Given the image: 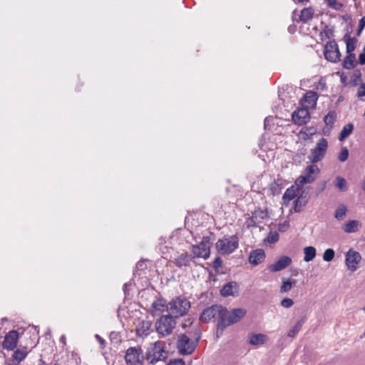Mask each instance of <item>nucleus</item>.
<instances>
[{
	"mask_svg": "<svg viewBox=\"0 0 365 365\" xmlns=\"http://www.w3.org/2000/svg\"><path fill=\"white\" fill-rule=\"evenodd\" d=\"M246 312V310L242 308L233 309L230 312L227 308L215 304L204 309L200 314V320L202 322L208 323L217 318L216 336L219 338L225 328L238 322Z\"/></svg>",
	"mask_w": 365,
	"mask_h": 365,
	"instance_id": "1",
	"label": "nucleus"
},
{
	"mask_svg": "<svg viewBox=\"0 0 365 365\" xmlns=\"http://www.w3.org/2000/svg\"><path fill=\"white\" fill-rule=\"evenodd\" d=\"M166 310L173 318L185 315L190 309V302L185 297H177L166 304Z\"/></svg>",
	"mask_w": 365,
	"mask_h": 365,
	"instance_id": "2",
	"label": "nucleus"
},
{
	"mask_svg": "<svg viewBox=\"0 0 365 365\" xmlns=\"http://www.w3.org/2000/svg\"><path fill=\"white\" fill-rule=\"evenodd\" d=\"M238 246L239 237L236 235L225 236L216 242V249L222 255L232 254L238 248Z\"/></svg>",
	"mask_w": 365,
	"mask_h": 365,
	"instance_id": "3",
	"label": "nucleus"
},
{
	"mask_svg": "<svg viewBox=\"0 0 365 365\" xmlns=\"http://www.w3.org/2000/svg\"><path fill=\"white\" fill-rule=\"evenodd\" d=\"M195 341H192L185 334H181L178 337L177 349L182 355L191 354L195 349L200 339V333H195Z\"/></svg>",
	"mask_w": 365,
	"mask_h": 365,
	"instance_id": "4",
	"label": "nucleus"
},
{
	"mask_svg": "<svg viewBox=\"0 0 365 365\" xmlns=\"http://www.w3.org/2000/svg\"><path fill=\"white\" fill-rule=\"evenodd\" d=\"M175 326V319L169 314L162 315L155 322L156 331L161 336L170 335Z\"/></svg>",
	"mask_w": 365,
	"mask_h": 365,
	"instance_id": "5",
	"label": "nucleus"
},
{
	"mask_svg": "<svg viewBox=\"0 0 365 365\" xmlns=\"http://www.w3.org/2000/svg\"><path fill=\"white\" fill-rule=\"evenodd\" d=\"M167 358L163 342L157 341L153 344L151 348L147 352V360L150 364H155L160 361H164Z\"/></svg>",
	"mask_w": 365,
	"mask_h": 365,
	"instance_id": "6",
	"label": "nucleus"
},
{
	"mask_svg": "<svg viewBox=\"0 0 365 365\" xmlns=\"http://www.w3.org/2000/svg\"><path fill=\"white\" fill-rule=\"evenodd\" d=\"M210 237L204 236L199 245L192 246L191 252L193 258L208 259L210 255Z\"/></svg>",
	"mask_w": 365,
	"mask_h": 365,
	"instance_id": "7",
	"label": "nucleus"
},
{
	"mask_svg": "<svg viewBox=\"0 0 365 365\" xmlns=\"http://www.w3.org/2000/svg\"><path fill=\"white\" fill-rule=\"evenodd\" d=\"M328 148V141L326 138H322L317 143L316 146L311 149L308 159L312 163H317L321 161L325 156Z\"/></svg>",
	"mask_w": 365,
	"mask_h": 365,
	"instance_id": "8",
	"label": "nucleus"
},
{
	"mask_svg": "<svg viewBox=\"0 0 365 365\" xmlns=\"http://www.w3.org/2000/svg\"><path fill=\"white\" fill-rule=\"evenodd\" d=\"M319 173V169L315 163L308 165L304 172V175H301L297 180L298 185L302 186L304 184L312 183L316 179V175Z\"/></svg>",
	"mask_w": 365,
	"mask_h": 365,
	"instance_id": "9",
	"label": "nucleus"
},
{
	"mask_svg": "<svg viewBox=\"0 0 365 365\" xmlns=\"http://www.w3.org/2000/svg\"><path fill=\"white\" fill-rule=\"evenodd\" d=\"M324 55L325 58L330 62L336 63L340 60L341 53L335 41H330L326 44Z\"/></svg>",
	"mask_w": 365,
	"mask_h": 365,
	"instance_id": "10",
	"label": "nucleus"
},
{
	"mask_svg": "<svg viewBox=\"0 0 365 365\" xmlns=\"http://www.w3.org/2000/svg\"><path fill=\"white\" fill-rule=\"evenodd\" d=\"M361 259L359 252L349 250L346 254L345 262L348 269L354 272L357 269L358 265Z\"/></svg>",
	"mask_w": 365,
	"mask_h": 365,
	"instance_id": "11",
	"label": "nucleus"
},
{
	"mask_svg": "<svg viewBox=\"0 0 365 365\" xmlns=\"http://www.w3.org/2000/svg\"><path fill=\"white\" fill-rule=\"evenodd\" d=\"M141 349L136 347H130L127 349L125 360L128 365H137L140 361Z\"/></svg>",
	"mask_w": 365,
	"mask_h": 365,
	"instance_id": "12",
	"label": "nucleus"
},
{
	"mask_svg": "<svg viewBox=\"0 0 365 365\" xmlns=\"http://www.w3.org/2000/svg\"><path fill=\"white\" fill-rule=\"evenodd\" d=\"M292 263V259L287 256L280 257L274 263L268 266V269L272 272H277L284 269Z\"/></svg>",
	"mask_w": 365,
	"mask_h": 365,
	"instance_id": "13",
	"label": "nucleus"
},
{
	"mask_svg": "<svg viewBox=\"0 0 365 365\" xmlns=\"http://www.w3.org/2000/svg\"><path fill=\"white\" fill-rule=\"evenodd\" d=\"M292 118L295 124L302 125L309 120L310 116L307 109L300 108L292 113Z\"/></svg>",
	"mask_w": 365,
	"mask_h": 365,
	"instance_id": "14",
	"label": "nucleus"
},
{
	"mask_svg": "<svg viewBox=\"0 0 365 365\" xmlns=\"http://www.w3.org/2000/svg\"><path fill=\"white\" fill-rule=\"evenodd\" d=\"M265 252L263 249L259 248L252 250L249 255L248 261L252 266H257L265 259Z\"/></svg>",
	"mask_w": 365,
	"mask_h": 365,
	"instance_id": "15",
	"label": "nucleus"
},
{
	"mask_svg": "<svg viewBox=\"0 0 365 365\" xmlns=\"http://www.w3.org/2000/svg\"><path fill=\"white\" fill-rule=\"evenodd\" d=\"M18 339L19 334L16 331L13 330L9 331L8 334L6 335L3 341V348L8 350H13L16 346Z\"/></svg>",
	"mask_w": 365,
	"mask_h": 365,
	"instance_id": "16",
	"label": "nucleus"
},
{
	"mask_svg": "<svg viewBox=\"0 0 365 365\" xmlns=\"http://www.w3.org/2000/svg\"><path fill=\"white\" fill-rule=\"evenodd\" d=\"M152 322L148 320H141L138 322L136 326L135 333L136 336L138 337H145L147 336L151 329Z\"/></svg>",
	"mask_w": 365,
	"mask_h": 365,
	"instance_id": "17",
	"label": "nucleus"
},
{
	"mask_svg": "<svg viewBox=\"0 0 365 365\" xmlns=\"http://www.w3.org/2000/svg\"><path fill=\"white\" fill-rule=\"evenodd\" d=\"M238 284L235 282H230L225 284L220 290L222 297L236 296L238 294Z\"/></svg>",
	"mask_w": 365,
	"mask_h": 365,
	"instance_id": "18",
	"label": "nucleus"
},
{
	"mask_svg": "<svg viewBox=\"0 0 365 365\" xmlns=\"http://www.w3.org/2000/svg\"><path fill=\"white\" fill-rule=\"evenodd\" d=\"M267 340V336L263 334L252 333L248 336L247 342L253 346L264 344Z\"/></svg>",
	"mask_w": 365,
	"mask_h": 365,
	"instance_id": "19",
	"label": "nucleus"
},
{
	"mask_svg": "<svg viewBox=\"0 0 365 365\" xmlns=\"http://www.w3.org/2000/svg\"><path fill=\"white\" fill-rule=\"evenodd\" d=\"M317 99V93L312 91H307L304 96V103H307V106L310 108L315 107Z\"/></svg>",
	"mask_w": 365,
	"mask_h": 365,
	"instance_id": "20",
	"label": "nucleus"
},
{
	"mask_svg": "<svg viewBox=\"0 0 365 365\" xmlns=\"http://www.w3.org/2000/svg\"><path fill=\"white\" fill-rule=\"evenodd\" d=\"M355 58L354 53H347V56L343 61V67L348 70L354 68L357 64L355 61Z\"/></svg>",
	"mask_w": 365,
	"mask_h": 365,
	"instance_id": "21",
	"label": "nucleus"
},
{
	"mask_svg": "<svg viewBox=\"0 0 365 365\" xmlns=\"http://www.w3.org/2000/svg\"><path fill=\"white\" fill-rule=\"evenodd\" d=\"M359 222L358 220H349L343 225V230L346 233H353L358 230Z\"/></svg>",
	"mask_w": 365,
	"mask_h": 365,
	"instance_id": "22",
	"label": "nucleus"
},
{
	"mask_svg": "<svg viewBox=\"0 0 365 365\" xmlns=\"http://www.w3.org/2000/svg\"><path fill=\"white\" fill-rule=\"evenodd\" d=\"M191 257L186 253L182 254L175 259V264L178 267L190 265Z\"/></svg>",
	"mask_w": 365,
	"mask_h": 365,
	"instance_id": "23",
	"label": "nucleus"
},
{
	"mask_svg": "<svg viewBox=\"0 0 365 365\" xmlns=\"http://www.w3.org/2000/svg\"><path fill=\"white\" fill-rule=\"evenodd\" d=\"M314 16V9L312 7L304 8L302 10L299 19L304 23L310 21Z\"/></svg>",
	"mask_w": 365,
	"mask_h": 365,
	"instance_id": "24",
	"label": "nucleus"
},
{
	"mask_svg": "<svg viewBox=\"0 0 365 365\" xmlns=\"http://www.w3.org/2000/svg\"><path fill=\"white\" fill-rule=\"evenodd\" d=\"M304 261L309 262L314 259L317 255L316 249L312 246L306 247L304 248Z\"/></svg>",
	"mask_w": 365,
	"mask_h": 365,
	"instance_id": "25",
	"label": "nucleus"
},
{
	"mask_svg": "<svg viewBox=\"0 0 365 365\" xmlns=\"http://www.w3.org/2000/svg\"><path fill=\"white\" fill-rule=\"evenodd\" d=\"M306 321V317H302L300 320H299L294 327L288 332L287 336L291 338H294L298 332L301 330L303 324Z\"/></svg>",
	"mask_w": 365,
	"mask_h": 365,
	"instance_id": "26",
	"label": "nucleus"
},
{
	"mask_svg": "<svg viewBox=\"0 0 365 365\" xmlns=\"http://www.w3.org/2000/svg\"><path fill=\"white\" fill-rule=\"evenodd\" d=\"M299 191V187H295L294 186H292L291 187L287 189L285 191L283 199L284 200L291 201L293 200L298 194Z\"/></svg>",
	"mask_w": 365,
	"mask_h": 365,
	"instance_id": "27",
	"label": "nucleus"
},
{
	"mask_svg": "<svg viewBox=\"0 0 365 365\" xmlns=\"http://www.w3.org/2000/svg\"><path fill=\"white\" fill-rule=\"evenodd\" d=\"M353 130L354 125L352 123H348L346 125H344L339 133V140L340 141L344 140L352 133Z\"/></svg>",
	"mask_w": 365,
	"mask_h": 365,
	"instance_id": "28",
	"label": "nucleus"
},
{
	"mask_svg": "<svg viewBox=\"0 0 365 365\" xmlns=\"http://www.w3.org/2000/svg\"><path fill=\"white\" fill-rule=\"evenodd\" d=\"M344 38L346 44V53H354L353 51L355 49V43L357 40L355 38H351L349 34L344 36Z\"/></svg>",
	"mask_w": 365,
	"mask_h": 365,
	"instance_id": "29",
	"label": "nucleus"
},
{
	"mask_svg": "<svg viewBox=\"0 0 365 365\" xmlns=\"http://www.w3.org/2000/svg\"><path fill=\"white\" fill-rule=\"evenodd\" d=\"M252 215L254 217V220L258 221L259 223L268 217L267 212L261 208L256 209Z\"/></svg>",
	"mask_w": 365,
	"mask_h": 365,
	"instance_id": "30",
	"label": "nucleus"
},
{
	"mask_svg": "<svg viewBox=\"0 0 365 365\" xmlns=\"http://www.w3.org/2000/svg\"><path fill=\"white\" fill-rule=\"evenodd\" d=\"M334 31L328 25H325L320 32L322 41H325L330 38L333 36Z\"/></svg>",
	"mask_w": 365,
	"mask_h": 365,
	"instance_id": "31",
	"label": "nucleus"
},
{
	"mask_svg": "<svg viewBox=\"0 0 365 365\" xmlns=\"http://www.w3.org/2000/svg\"><path fill=\"white\" fill-rule=\"evenodd\" d=\"M336 118V113L334 110L329 111L324 118V122L327 125L331 126Z\"/></svg>",
	"mask_w": 365,
	"mask_h": 365,
	"instance_id": "32",
	"label": "nucleus"
},
{
	"mask_svg": "<svg viewBox=\"0 0 365 365\" xmlns=\"http://www.w3.org/2000/svg\"><path fill=\"white\" fill-rule=\"evenodd\" d=\"M347 212V208L345 205H341L335 211L334 217L337 220H341L345 217Z\"/></svg>",
	"mask_w": 365,
	"mask_h": 365,
	"instance_id": "33",
	"label": "nucleus"
},
{
	"mask_svg": "<svg viewBox=\"0 0 365 365\" xmlns=\"http://www.w3.org/2000/svg\"><path fill=\"white\" fill-rule=\"evenodd\" d=\"M307 202V200L306 196H303L302 195H301L295 200L294 210L296 212H299L300 210V209L306 205Z\"/></svg>",
	"mask_w": 365,
	"mask_h": 365,
	"instance_id": "34",
	"label": "nucleus"
},
{
	"mask_svg": "<svg viewBox=\"0 0 365 365\" xmlns=\"http://www.w3.org/2000/svg\"><path fill=\"white\" fill-rule=\"evenodd\" d=\"M269 190L273 195H279L281 192L282 186L277 181H274L269 185Z\"/></svg>",
	"mask_w": 365,
	"mask_h": 365,
	"instance_id": "35",
	"label": "nucleus"
},
{
	"mask_svg": "<svg viewBox=\"0 0 365 365\" xmlns=\"http://www.w3.org/2000/svg\"><path fill=\"white\" fill-rule=\"evenodd\" d=\"M336 183L335 186L341 191L347 190V183L344 178L341 177H336Z\"/></svg>",
	"mask_w": 365,
	"mask_h": 365,
	"instance_id": "36",
	"label": "nucleus"
},
{
	"mask_svg": "<svg viewBox=\"0 0 365 365\" xmlns=\"http://www.w3.org/2000/svg\"><path fill=\"white\" fill-rule=\"evenodd\" d=\"M292 288V283L289 279H282V284L280 287V292L285 293L290 291Z\"/></svg>",
	"mask_w": 365,
	"mask_h": 365,
	"instance_id": "37",
	"label": "nucleus"
},
{
	"mask_svg": "<svg viewBox=\"0 0 365 365\" xmlns=\"http://www.w3.org/2000/svg\"><path fill=\"white\" fill-rule=\"evenodd\" d=\"M26 354H27L26 351H22L20 349H17L14 353L13 357H14V359L15 361H16L17 362H21V361H23L25 359V357L26 356Z\"/></svg>",
	"mask_w": 365,
	"mask_h": 365,
	"instance_id": "38",
	"label": "nucleus"
},
{
	"mask_svg": "<svg viewBox=\"0 0 365 365\" xmlns=\"http://www.w3.org/2000/svg\"><path fill=\"white\" fill-rule=\"evenodd\" d=\"M335 255L334 250L333 249H327L323 254V259L325 262H331Z\"/></svg>",
	"mask_w": 365,
	"mask_h": 365,
	"instance_id": "39",
	"label": "nucleus"
},
{
	"mask_svg": "<svg viewBox=\"0 0 365 365\" xmlns=\"http://www.w3.org/2000/svg\"><path fill=\"white\" fill-rule=\"evenodd\" d=\"M349 158V150L346 147H342L339 154L338 159L341 162H345Z\"/></svg>",
	"mask_w": 365,
	"mask_h": 365,
	"instance_id": "40",
	"label": "nucleus"
},
{
	"mask_svg": "<svg viewBox=\"0 0 365 365\" xmlns=\"http://www.w3.org/2000/svg\"><path fill=\"white\" fill-rule=\"evenodd\" d=\"M361 73L360 70L356 69L354 71V73L352 76V80H351L352 85L356 86L358 84V82L361 80Z\"/></svg>",
	"mask_w": 365,
	"mask_h": 365,
	"instance_id": "41",
	"label": "nucleus"
},
{
	"mask_svg": "<svg viewBox=\"0 0 365 365\" xmlns=\"http://www.w3.org/2000/svg\"><path fill=\"white\" fill-rule=\"evenodd\" d=\"M279 240V234L277 232H270L267 237V241L269 243H274Z\"/></svg>",
	"mask_w": 365,
	"mask_h": 365,
	"instance_id": "42",
	"label": "nucleus"
},
{
	"mask_svg": "<svg viewBox=\"0 0 365 365\" xmlns=\"http://www.w3.org/2000/svg\"><path fill=\"white\" fill-rule=\"evenodd\" d=\"M280 304L284 308H289L294 304V302L292 299L284 298L281 301Z\"/></svg>",
	"mask_w": 365,
	"mask_h": 365,
	"instance_id": "43",
	"label": "nucleus"
},
{
	"mask_svg": "<svg viewBox=\"0 0 365 365\" xmlns=\"http://www.w3.org/2000/svg\"><path fill=\"white\" fill-rule=\"evenodd\" d=\"M247 227H257L259 224L258 221L254 220V217L252 215L246 222Z\"/></svg>",
	"mask_w": 365,
	"mask_h": 365,
	"instance_id": "44",
	"label": "nucleus"
},
{
	"mask_svg": "<svg viewBox=\"0 0 365 365\" xmlns=\"http://www.w3.org/2000/svg\"><path fill=\"white\" fill-rule=\"evenodd\" d=\"M364 27H365V16H363L359 21V27H358V30H357V33H356L357 36H359L361 34V32L364 29Z\"/></svg>",
	"mask_w": 365,
	"mask_h": 365,
	"instance_id": "45",
	"label": "nucleus"
},
{
	"mask_svg": "<svg viewBox=\"0 0 365 365\" xmlns=\"http://www.w3.org/2000/svg\"><path fill=\"white\" fill-rule=\"evenodd\" d=\"M289 227V224L288 222L285 221L283 223H280L278 226V230L281 232H285Z\"/></svg>",
	"mask_w": 365,
	"mask_h": 365,
	"instance_id": "46",
	"label": "nucleus"
},
{
	"mask_svg": "<svg viewBox=\"0 0 365 365\" xmlns=\"http://www.w3.org/2000/svg\"><path fill=\"white\" fill-rule=\"evenodd\" d=\"M365 96V83H361L357 91V97L361 98Z\"/></svg>",
	"mask_w": 365,
	"mask_h": 365,
	"instance_id": "47",
	"label": "nucleus"
},
{
	"mask_svg": "<svg viewBox=\"0 0 365 365\" xmlns=\"http://www.w3.org/2000/svg\"><path fill=\"white\" fill-rule=\"evenodd\" d=\"M167 365H185V361L182 359L171 360Z\"/></svg>",
	"mask_w": 365,
	"mask_h": 365,
	"instance_id": "48",
	"label": "nucleus"
},
{
	"mask_svg": "<svg viewBox=\"0 0 365 365\" xmlns=\"http://www.w3.org/2000/svg\"><path fill=\"white\" fill-rule=\"evenodd\" d=\"M222 260L220 257H216L213 262V267L215 269H217L222 266Z\"/></svg>",
	"mask_w": 365,
	"mask_h": 365,
	"instance_id": "49",
	"label": "nucleus"
},
{
	"mask_svg": "<svg viewBox=\"0 0 365 365\" xmlns=\"http://www.w3.org/2000/svg\"><path fill=\"white\" fill-rule=\"evenodd\" d=\"M152 307H154L155 309L163 312V310H161L160 307H164V304H163L162 301H158L153 303Z\"/></svg>",
	"mask_w": 365,
	"mask_h": 365,
	"instance_id": "50",
	"label": "nucleus"
},
{
	"mask_svg": "<svg viewBox=\"0 0 365 365\" xmlns=\"http://www.w3.org/2000/svg\"><path fill=\"white\" fill-rule=\"evenodd\" d=\"M329 6V7L337 9L336 8V0H325Z\"/></svg>",
	"mask_w": 365,
	"mask_h": 365,
	"instance_id": "51",
	"label": "nucleus"
},
{
	"mask_svg": "<svg viewBox=\"0 0 365 365\" xmlns=\"http://www.w3.org/2000/svg\"><path fill=\"white\" fill-rule=\"evenodd\" d=\"M359 63L361 65L365 64V52L360 53L359 56Z\"/></svg>",
	"mask_w": 365,
	"mask_h": 365,
	"instance_id": "52",
	"label": "nucleus"
},
{
	"mask_svg": "<svg viewBox=\"0 0 365 365\" xmlns=\"http://www.w3.org/2000/svg\"><path fill=\"white\" fill-rule=\"evenodd\" d=\"M346 80H347V77L346 76V74L344 73H341L340 74V81L341 83H343L344 85H346Z\"/></svg>",
	"mask_w": 365,
	"mask_h": 365,
	"instance_id": "53",
	"label": "nucleus"
},
{
	"mask_svg": "<svg viewBox=\"0 0 365 365\" xmlns=\"http://www.w3.org/2000/svg\"><path fill=\"white\" fill-rule=\"evenodd\" d=\"M95 337L99 344H101L102 346H104L106 341L102 337H101L98 334H96Z\"/></svg>",
	"mask_w": 365,
	"mask_h": 365,
	"instance_id": "54",
	"label": "nucleus"
},
{
	"mask_svg": "<svg viewBox=\"0 0 365 365\" xmlns=\"http://www.w3.org/2000/svg\"><path fill=\"white\" fill-rule=\"evenodd\" d=\"M187 323L190 325L192 323V321L190 319H187V320H185V322L182 325V328H185L187 327Z\"/></svg>",
	"mask_w": 365,
	"mask_h": 365,
	"instance_id": "55",
	"label": "nucleus"
},
{
	"mask_svg": "<svg viewBox=\"0 0 365 365\" xmlns=\"http://www.w3.org/2000/svg\"><path fill=\"white\" fill-rule=\"evenodd\" d=\"M61 341H63V343H65V336H61Z\"/></svg>",
	"mask_w": 365,
	"mask_h": 365,
	"instance_id": "56",
	"label": "nucleus"
},
{
	"mask_svg": "<svg viewBox=\"0 0 365 365\" xmlns=\"http://www.w3.org/2000/svg\"><path fill=\"white\" fill-rule=\"evenodd\" d=\"M362 188H363V190L365 191V180H364V182H363Z\"/></svg>",
	"mask_w": 365,
	"mask_h": 365,
	"instance_id": "57",
	"label": "nucleus"
},
{
	"mask_svg": "<svg viewBox=\"0 0 365 365\" xmlns=\"http://www.w3.org/2000/svg\"><path fill=\"white\" fill-rule=\"evenodd\" d=\"M123 287H124V289H127V284H125L123 285Z\"/></svg>",
	"mask_w": 365,
	"mask_h": 365,
	"instance_id": "58",
	"label": "nucleus"
},
{
	"mask_svg": "<svg viewBox=\"0 0 365 365\" xmlns=\"http://www.w3.org/2000/svg\"><path fill=\"white\" fill-rule=\"evenodd\" d=\"M6 365H12V364H7V363H6Z\"/></svg>",
	"mask_w": 365,
	"mask_h": 365,
	"instance_id": "59",
	"label": "nucleus"
},
{
	"mask_svg": "<svg viewBox=\"0 0 365 365\" xmlns=\"http://www.w3.org/2000/svg\"><path fill=\"white\" fill-rule=\"evenodd\" d=\"M55 365H58V364H55Z\"/></svg>",
	"mask_w": 365,
	"mask_h": 365,
	"instance_id": "60",
	"label": "nucleus"
}]
</instances>
